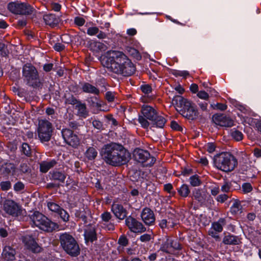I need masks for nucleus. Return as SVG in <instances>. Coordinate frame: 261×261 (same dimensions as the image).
Returning <instances> with one entry per match:
<instances>
[{"label": "nucleus", "instance_id": "1", "mask_svg": "<svg viewBox=\"0 0 261 261\" xmlns=\"http://www.w3.org/2000/svg\"><path fill=\"white\" fill-rule=\"evenodd\" d=\"M102 65L116 74L129 76L135 71V67L130 60L121 51H108L101 57Z\"/></svg>", "mask_w": 261, "mask_h": 261}, {"label": "nucleus", "instance_id": "2", "mask_svg": "<svg viewBox=\"0 0 261 261\" xmlns=\"http://www.w3.org/2000/svg\"><path fill=\"white\" fill-rule=\"evenodd\" d=\"M100 153L105 162L113 166L125 164L130 158L129 152L121 144L114 142L104 145Z\"/></svg>", "mask_w": 261, "mask_h": 261}, {"label": "nucleus", "instance_id": "3", "mask_svg": "<svg viewBox=\"0 0 261 261\" xmlns=\"http://www.w3.org/2000/svg\"><path fill=\"white\" fill-rule=\"evenodd\" d=\"M142 115L138 118V121L141 126L147 128L149 125L147 120L151 122L153 125L159 128H163L166 122V119L162 116L157 114L155 109L152 107L144 105L142 107Z\"/></svg>", "mask_w": 261, "mask_h": 261}, {"label": "nucleus", "instance_id": "4", "mask_svg": "<svg viewBox=\"0 0 261 261\" xmlns=\"http://www.w3.org/2000/svg\"><path fill=\"white\" fill-rule=\"evenodd\" d=\"M59 241L63 249L70 256L76 257L80 254L79 245L71 234L66 232L61 233Z\"/></svg>", "mask_w": 261, "mask_h": 261}, {"label": "nucleus", "instance_id": "5", "mask_svg": "<svg viewBox=\"0 0 261 261\" xmlns=\"http://www.w3.org/2000/svg\"><path fill=\"white\" fill-rule=\"evenodd\" d=\"M215 165L218 169L224 172L232 171L237 165V160L228 152H222L215 156Z\"/></svg>", "mask_w": 261, "mask_h": 261}, {"label": "nucleus", "instance_id": "6", "mask_svg": "<svg viewBox=\"0 0 261 261\" xmlns=\"http://www.w3.org/2000/svg\"><path fill=\"white\" fill-rule=\"evenodd\" d=\"M30 219L34 225L43 231L50 232L58 227L57 223L39 212H35L30 216Z\"/></svg>", "mask_w": 261, "mask_h": 261}, {"label": "nucleus", "instance_id": "7", "mask_svg": "<svg viewBox=\"0 0 261 261\" xmlns=\"http://www.w3.org/2000/svg\"><path fill=\"white\" fill-rule=\"evenodd\" d=\"M173 101L178 106L187 111L185 115L186 117L190 120H194L198 118V112L191 101L179 95L174 96L173 98Z\"/></svg>", "mask_w": 261, "mask_h": 261}, {"label": "nucleus", "instance_id": "8", "mask_svg": "<svg viewBox=\"0 0 261 261\" xmlns=\"http://www.w3.org/2000/svg\"><path fill=\"white\" fill-rule=\"evenodd\" d=\"M53 129L54 127L50 122L46 119L39 120L37 134L40 141L42 143L48 142L52 136Z\"/></svg>", "mask_w": 261, "mask_h": 261}, {"label": "nucleus", "instance_id": "9", "mask_svg": "<svg viewBox=\"0 0 261 261\" xmlns=\"http://www.w3.org/2000/svg\"><path fill=\"white\" fill-rule=\"evenodd\" d=\"M22 75L27 84L33 87L38 86L39 75L36 68L30 64L24 65L22 69Z\"/></svg>", "mask_w": 261, "mask_h": 261}, {"label": "nucleus", "instance_id": "10", "mask_svg": "<svg viewBox=\"0 0 261 261\" xmlns=\"http://www.w3.org/2000/svg\"><path fill=\"white\" fill-rule=\"evenodd\" d=\"M7 7L11 13L17 15H29L34 10L29 4L18 1L9 3Z\"/></svg>", "mask_w": 261, "mask_h": 261}, {"label": "nucleus", "instance_id": "11", "mask_svg": "<svg viewBox=\"0 0 261 261\" xmlns=\"http://www.w3.org/2000/svg\"><path fill=\"white\" fill-rule=\"evenodd\" d=\"M135 160L141 163L143 166H151L155 162V159L151 157L149 153L143 149H136L134 152Z\"/></svg>", "mask_w": 261, "mask_h": 261}, {"label": "nucleus", "instance_id": "12", "mask_svg": "<svg viewBox=\"0 0 261 261\" xmlns=\"http://www.w3.org/2000/svg\"><path fill=\"white\" fill-rule=\"evenodd\" d=\"M61 133L62 137L66 144L75 148L79 145L80 139L76 134H73L71 130L64 128L62 130Z\"/></svg>", "mask_w": 261, "mask_h": 261}, {"label": "nucleus", "instance_id": "13", "mask_svg": "<svg viewBox=\"0 0 261 261\" xmlns=\"http://www.w3.org/2000/svg\"><path fill=\"white\" fill-rule=\"evenodd\" d=\"M180 245L177 240L166 237L160 247V250L168 253H172L175 250L180 249Z\"/></svg>", "mask_w": 261, "mask_h": 261}, {"label": "nucleus", "instance_id": "14", "mask_svg": "<svg viewBox=\"0 0 261 261\" xmlns=\"http://www.w3.org/2000/svg\"><path fill=\"white\" fill-rule=\"evenodd\" d=\"M125 224L129 230L134 233H141L146 231V228L143 224L131 216L126 218Z\"/></svg>", "mask_w": 261, "mask_h": 261}, {"label": "nucleus", "instance_id": "15", "mask_svg": "<svg viewBox=\"0 0 261 261\" xmlns=\"http://www.w3.org/2000/svg\"><path fill=\"white\" fill-rule=\"evenodd\" d=\"M226 223L225 218H220L217 221L212 223L211 228L208 230V234L212 237L218 239L219 238L218 233L223 230V228Z\"/></svg>", "mask_w": 261, "mask_h": 261}, {"label": "nucleus", "instance_id": "16", "mask_svg": "<svg viewBox=\"0 0 261 261\" xmlns=\"http://www.w3.org/2000/svg\"><path fill=\"white\" fill-rule=\"evenodd\" d=\"M5 212L13 217H18L22 214L21 207L12 200L7 201L4 204Z\"/></svg>", "mask_w": 261, "mask_h": 261}, {"label": "nucleus", "instance_id": "17", "mask_svg": "<svg viewBox=\"0 0 261 261\" xmlns=\"http://www.w3.org/2000/svg\"><path fill=\"white\" fill-rule=\"evenodd\" d=\"M213 120L216 124L221 126L231 127L233 124V120L223 114L213 115Z\"/></svg>", "mask_w": 261, "mask_h": 261}, {"label": "nucleus", "instance_id": "18", "mask_svg": "<svg viewBox=\"0 0 261 261\" xmlns=\"http://www.w3.org/2000/svg\"><path fill=\"white\" fill-rule=\"evenodd\" d=\"M22 242L26 248L32 252L38 253L41 251V247L31 236L28 235L24 236L22 238Z\"/></svg>", "mask_w": 261, "mask_h": 261}, {"label": "nucleus", "instance_id": "19", "mask_svg": "<svg viewBox=\"0 0 261 261\" xmlns=\"http://www.w3.org/2000/svg\"><path fill=\"white\" fill-rule=\"evenodd\" d=\"M141 218L146 225H151L155 221L154 213L149 208H144L141 215Z\"/></svg>", "mask_w": 261, "mask_h": 261}, {"label": "nucleus", "instance_id": "20", "mask_svg": "<svg viewBox=\"0 0 261 261\" xmlns=\"http://www.w3.org/2000/svg\"><path fill=\"white\" fill-rule=\"evenodd\" d=\"M111 210L114 215L119 219L123 220L126 217L127 211L121 204H113Z\"/></svg>", "mask_w": 261, "mask_h": 261}, {"label": "nucleus", "instance_id": "21", "mask_svg": "<svg viewBox=\"0 0 261 261\" xmlns=\"http://www.w3.org/2000/svg\"><path fill=\"white\" fill-rule=\"evenodd\" d=\"M222 242L225 245H237L241 243V239L239 236L229 233L224 237Z\"/></svg>", "mask_w": 261, "mask_h": 261}, {"label": "nucleus", "instance_id": "22", "mask_svg": "<svg viewBox=\"0 0 261 261\" xmlns=\"http://www.w3.org/2000/svg\"><path fill=\"white\" fill-rule=\"evenodd\" d=\"M43 20L46 24L51 27L57 25L59 21V17L53 14H47L43 15Z\"/></svg>", "mask_w": 261, "mask_h": 261}, {"label": "nucleus", "instance_id": "23", "mask_svg": "<svg viewBox=\"0 0 261 261\" xmlns=\"http://www.w3.org/2000/svg\"><path fill=\"white\" fill-rule=\"evenodd\" d=\"M90 211L87 207H81L75 211V216L81 219L85 223L87 222V216L90 215Z\"/></svg>", "mask_w": 261, "mask_h": 261}, {"label": "nucleus", "instance_id": "24", "mask_svg": "<svg viewBox=\"0 0 261 261\" xmlns=\"http://www.w3.org/2000/svg\"><path fill=\"white\" fill-rule=\"evenodd\" d=\"M15 250L10 246H5L2 255L7 260H12L15 258Z\"/></svg>", "mask_w": 261, "mask_h": 261}, {"label": "nucleus", "instance_id": "25", "mask_svg": "<svg viewBox=\"0 0 261 261\" xmlns=\"http://www.w3.org/2000/svg\"><path fill=\"white\" fill-rule=\"evenodd\" d=\"M82 89L85 93L98 95L100 93L99 90L94 86L89 83H85L82 85Z\"/></svg>", "mask_w": 261, "mask_h": 261}, {"label": "nucleus", "instance_id": "26", "mask_svg": "<svg viewBox=\"0 0 261 261\" xmlns=\"http://www.w3.org/2000/svg\"><path fill=\"white\" fill-rule=\"evenodd\" d=\"M175 222L172 218H168L167 219H163L159 221V225L162 229H170L173 228L176 224Z\"/></svg>", "mask_w": 261, "mask_h": 261}, {"label": "nucleus", "instance_id": "27", "mask_svg": "<svg viewBox=\"0 0 261 261\" xmlns=\"http://www.w3.org/2000/svg\"><path fill=\"white\" fill-rule=\"evenodd\" d=\"M85 239L86 242L93 241L96 239V234L95 229L93 227H89L86 228L84 232Z\"/></svg>", "mask_w": 261, "mask_h": 261}, {"label": "nucleus", "instance_id": "28", "mask_svg": "<svg viewBox=\"0 0 261 261\" xmlns=\"http://www.w3.org/2000/svg\"><path fill=\"white\" fill-rule=\"evenodd\" d=\"M242 205L241 202L238 200H234V202L230 207V212L233 215H238L242 212Z\"/></svg>", "mask_w": 261, "mask_h": 261}, {"label": "nucleus", "instance_id": "29", "mask_svg": "<svg viewBox=\"0 0 261 261\" xmlns=\"http://www.w3.org/2000/svg\"><path fill=\"white\" fill-rule=\"evenodd\" d=\"M56 164V162L55 160H51L49 162H44L40 164V171L42 172L45 173L53 167Z\"/></svg>", "mask_w": 261, "mask_h": 261}, {"label": "nucleus", "instance_id": "30", "mask_svg": "<svg viewBox=\"0 0 261 261\" xmlns=\"http://www.w3.org/2000/svg\"><path fill=\"white\" fill-rule=\"evenodd\" d=\"M78 115L83 118H86L88 115V112L84 103H79L76 106Z\"/></svg>", "mask_w": 261, "mask_h": 261}, {"label": "nucleus", "instance_id": "31", "mask_svg": "<svg viewBox=\"0 0 261 261\" xmlns=\"http://www.w3.org/2000/svg\"><path fill=\"white\" fill-rule=\"evenodd\" d=\"M85 154L89 160H92L96 157L97 152L95 148L90 147L87 149Z\"/></svg>", "mask_w": 261, "mask_h": 261}, {"label": "nucleus", "instance_id": "32", "mask_svg": "<svg viewBox=\"0 0 261 261\" xmlns=\"http://www.w3.org/2000/svg\"><path fill=\"white\" fill-rule=\"evenodd\" d=\"M65 178V175L61 172L54 171L51 173V178L54 180H59L60 182H63Z\"/></svg>", "mask_w": 261, "mask_h": 261}, {"label": "nucleus", "instance_id": "33", "mask_svg": "<svg viewBox=\"0 0 261 261\" xmlns=\"http://www.w3.org/2000/svg\"><path fill=\"white\" fill-rule=\"evenodd\" d=\"M177 192L181 196L186 197L189 194L190 191L188 185L183 184L178 189Z\"/></svg>", "mask_w": 261, "mask_h": 261}, {"label": "nucleus", "instance_id": "34", "mask_svg": "<svg viewBox=\"0 0 261 261\" xmlns=\"http://www.w3.org/2000/svg\"><path fill=\"white\" fill-rule=\"evenodd\" d=\"M233 190L231 182L228 181H224L221 187V191L224 193H228Z\"/></svg>", "mask_w": 261, "mask_h": 261}, {"label": "nucleus", "instance_id": "35", "mask_svg": "<svg viewBox=\"0 0 261 261\" xmlns=\"http://www.w3.org/2000/svg\"><path fill=\"white\" fill-rule=\"evenodd\" d=\"M230 134L231 137L237 141H241L243 139V135L242 132L234 128L231 130Z\"/></svg>", "mask_w": 261, "mask_h": 261}, {"label": "nucleus", "instance_id": "36", "mask_svg": "<svg viewBox=\"0 0 261 261\" xmlns=\"http://www.w3.org/2000/svg\"><path fill=\"white\" fill-rule=\"evenodd\" d=\"M47 206L50 211L57 214L59 213L61 208V207L58 204L52 202H48Z\"/></svg>", "mask_w": 261, "mask_h": 261}, {"label": "nucleus", "instance_id": "37", "mask_svg": "<svg viewBox=\"0 0 261 261\" xmlns=\"http://www.w3.org/2000/svg\"><path fill=\"white\" fill-rule=\"evenodd\" d=\"M190 184L193 187L199 186L201 184V181L197 175H194L190 177Z\"/></svg>", "mask_w": 261, "mask_h": 261}, {"label": "nucleus", "instance_id": "38", "mask_svg": "<svg viewBox=\"0 0 261 261\" xmlns=\"http://www.w3.org/2000/svg\"><path fill=\"white\" fill-rule=\"evenodd\" d=\"M58 214L60 218L64 221L67 222L69 220V215L68 213L63 208H61Z\"/></svg>", "mask_w": 261, "mask_h": 261}, {"label": "nucleus", "instance_id": "39", "mask_svg": "<svg viewBox=\"0 0 261 261\" xmlns=\"http://www.w3.org/2000/svg\"><path fill=\"white\" fill-rule=\"evenodd\" d=\"M243 191L244 193H248L252 190V187L250 183L245 182L242 186Z\"/></svg>", "mask_w": 261, "mask_h": 261}, {"label": "nucleus", "instance_id": "40", "mask_svg": "<svg viewBox=\"0 0 261 261\" xmlns=\"http://www.w3.org/2000/svg\"><path fill=\"white\" fill-rule=\"evenodd\" d=\"M8 54V50L5 44L0 42V55L2 56H6Z\"/></svg>", "mask_w": 261, "mask_h": 261}, {"label": "nucleus", "instance_id": "41", "mask_svg": "<svg viewBox=\"0 0 261 261\" xmlns=\"http://www.w3.org/2000/svg\"><path fill=\"white\" fill-rule=\"evenodd\" d=\"M21 150L23 152V153L26 155H29L31 153L30 146L27 143H24L22 144Z\"/></svg>", "mask_w": 261, "mask_h": 261}, {"label": "nucleus", "instance_id": "42", "mask_svg": "<svg viewBox=\"0 0 261 261\" xmlns=\"http://www.w3.org/2000/svg\"><path fill=\"white\" fill-rule=\"evenodd\" d=\"M99 29L96 27H90L87 29V33L89 36H94L98 33Z\"/></svg>", "mask_w": 261, "mask_h": 261}, {"label": "nucleus", "instance_id": "43", "mask_svg": "<svg viewBox=\"0 0 261 261\" xmlns=\"http://www.w3.org/2000/svg\"><path fill=\"white\" fill-rule=\"evenodd\" d=\"M1 189L4 191H7L10 189L11 185L10 181H3L0 183Z\"/></svg>", "mask_w": 261, "mask_h": 261}, {"label": "nucleus", "instance_id": "44", "mask_svg": "<svg viewBox=\"0 0 261 261\" xmlns=\"http://www.w3.org/2000/svg\"><path fill=\"white\" fill-rule=\"evenodd\" d=\"M92 107L96 108L97 111H105V109L103 108V105L102 104L98 99L95 101V102L94 103Z\"/></svg>", "mask_w": 261, "mask_h": 261}, {"label": "nucleus", "instance_id": "45", "mask_svg": "<svg viewBox=\"0 0 261 261\" xmlns=\"http://www.w3.org/2000/svg\"><path fill=\"white\" fill-rule=\"evenodd\" d=\"M111 215L109 212H106L102 213L101 215V218L103 221L106 223H108L109 221L111 219Z\"/></svg>", "mask_w": 261, "mask_h": 261}, {"label": "nucleus", "instance_id": "46", "mask_svg": "<svg viewBox=\"0 0 261 261\" xmlns=\"http://www.w3.org/2000/svg\"><path fill=\"white\" fill-rule=\"evenodd\" d=\"M105 97L109 102H112L115 99V93L111 91H108L106 93Z\"/></svg>", "mask_w": 261, "mask_h": 261}, {"label": "nucleus", "instance_id": "47", "mask_svg": "<svg viewBox=\"0 0 261 261\" xmlns=\"http://www.w3.org/2000/svg\"><path fill=\"white\" fill-rule=\"evenodd\" d=\"M229 198V196L226 194H223L219 195L217 198L216 200L218 202L220 203H223L225 202L228 198Z\"/></svg>", "mask_w": 261, "mask_h": 261}, {"label": "nucleus", "instance_id": "48", "mask_svg": "<svg viewBox=\"0 0 261 261\" xmlns=\"http://www.w3.org/2000/svg\"><path fill=\"white\" fill-rule=\"evenodd\" d=\"M151 239V235L150 234L145 233L140 237V240L142 242H147Z\"/></svg>", "mask_w": 261, "mask_h": 261}, {"label": "nucleus", "instance_id": "49", "mask_svg": "<svg viewBox=\"0 0 261 261\" xmlns=\"http://www.w3.org/2000/svg\"><path fill=\"white\" fill-rule=\"evenodd\" d=\"M141 89L145 94H149L152 91V88L149 85H142L141 86Z\"/></svg>", "mask_w": 261, "mask_h": 261}, {"label": "nucleus", "instance_id": "50", "mask_svg": "<svg viewBox=\"0 0 261 261\" xmlns=\"http://www.w3.org/2000/svg\"><path fill=\"white\" fill-rule=\"evenodd\" d=\"M118 243L122 246H126L128 244V240L126 237L121 236L118 240Z\"/></svg>", "mask_w": 261, "mask_h": 261}, {"label": "nucleus", "instance_id": "51", "mask_svg": "<svg viewBox=\"0 0 261 261\" xmlns=\"http://www.w3.org/2000/svg\"><path fill=\"white\" fill-rule=\"evenodd\" d=\"M197 96L202 99L207 100L208 97V94L204 91H200L197 93Z\"/></svg>", "mask_w": 261, "mask_h": 261}, {"label": "nucleus", "instance_id": "52", "mask_svg": "<svg viewBox=\"0 0 261 261\" xmlns=\"http://www.w3.org/2000/svg\"><path fill=\"white\" fill-rule=\"evenodd\" d=\"M198 105L200 107V109L204 112H207V103L205 101H198Z\"/></svg>", "mask_w": 261, "mask_h": 261}, {"label": "nucleus", "instance_id": "53", "mask_svg": "<svg viewBox=\"0 0 261 261\" xmlns=\"http://www.w3.org/2000/svg\"><path fill=\"white\" fill-rule=\"evenodd\" d=\"M85 22V19L81 17H76L74 18V23L78 26H82Z\"/></svg>", "mask_w": 261, "mask_h": 261}, {"label": "nucleus", "instance_id": "54", "mask_svg": "<svg viewBox=\"0 0 261 261\" xmlns=\"http://www.w3.org/2000/svg\"><path fill=\"white\" fill-rule=\"evenodd\" d=\"M24 188V184L21 182H17L14 186V189L16 191H20Z\"/></svg>", "mask_w": 261, "mask_h": 261}, {"label": "nucleus", "instance_id": "55", "mask_svg": "<svg viewBox=\"0 0 261 261\" xmlns=\"http://www.w3.org/2000/svg\"><path fill=\"white\" fill-rule=\"evenodd\" d=\"M129 175H130V176L133 178L132 179V180H134V181L138 180L140 178L139 172L138 171H136V172H134L133 171H130Z\"/></svg>", "mask_w": 261, "mask_h": 261}, {"label": "nucleus", "instance_id": "56", "mask_svg": "<svg viewBox=\"0 0 261 261\" xmlns=\"http://www.w3.org/2000/svg\"><path fill=\"white\" fill-rule=\"evenodd\" d=\"M170 126L172 129H173L175 130L180 131V130H182L181 127L176 122H175L174 121H172L171 122Z\"/></svg>", "mask_w": 261, "mask_h": 261}, {"label": "nucleus", "instance_id": "57", "mask_svg": "<svg viewBox=\"0 0 261 261\" xmlns=\"http://www.w3.org/2000/svg\"><path fill=\"white\" fill-rule=\"evenodd\" d=\"M93 126L96 129H100L102 127V123L101 121L97 120H94L92 122Z\"/></svg>", "mask_w": 261, "mask_h": 261}, {"label": "nucleus", "instance_id": "58", "mask_svg": "<svg viewBox=\"0 0 261 261\" xmlns=\"http://www.w3.org/2000/svg\"><path fill=\"white\" fill-rule=\"evenodd\" d=\"M65 48V45L60 43H57L54 45V49L58 51L63 50Z\"/></svg>", "mask_w": 261, "mask_h": 261}, {"label": "nucleus", "instance_id": "59", "mask_svg": "<svg viewBox=\"0 0 261 261\" xmlns=\"http://www.w3.org/2000/svg\"><path fill=\"white\" fill-rule=\"evenodd\" d=\"M214 109H217L221 111H224L227 109V106L223 103H217Z\"/></svg>", "mask_w": 261, "mask_h": 261}, {"label": "nucleus", "instance_id": "60", "mask_svg": "<svg viewBox=\"0 0 261 261\" xmlns=\"http://www.w3.org/2000/svg\"><path fill=\"white\" fill-rule=\"evenodd\" d=\"M206 149L208 152L212 153L215 150V145L212 143H209L206 145Z\"/></svg>", "mask_w": 261, "mask_h": 261}, {"label": "nucleus", "instance_id": "61", "mask_svg": "<svg viewBox=\"0 0 261 261\" xmlns=\"http://www.w3.org/2000/svg\"><path fill=\"white\" fill-rule=\"evenodd\" d=\"M220 188L218 186H214L211 189V194L213 196H216L219 193Z\"/></svg>", "mask_w": 261, "mask_h": 261}, {"label": "nucleus", "instance_id": "62", "mask_svg": "<svg viewBox=\"0 0 261 261\" xmlns=\"http://www.w3.org/2000/svg\"><path fill=\"white\" fill-rule=\"evenodd\" d=\"M61 6L58 3H54L51 4V8L55 11H59L61 9Z\"/></svg>", "mask_w": 261, "mask_h": 261}, {"label": "nucleus", "instance_id": "63", "mask_svg": "<svg viewBox=\"0 0 261 261\" xmlns=\"http://www.w3.org/2000/svg\"><path fill=\"white\" fill-rule=\"evenodd\" d=\"M95 46L100 50H105L106 49V46L102 43L100 42H96Z\"/></svg>", "mask_w": 261, "mask_h": 261}, {"label": "nucleus", "instance_id": "64", "mask_svg": "<svg viewBox=\"0 0 261 261\" xmlns=\"http://www.w3.org/2000/svg\"><path fill=\"white\" fill-rule=\"evenodd\" d=\"M20 169L22 172L25 173L29 171V167L26 164L23 163L20 165Z\"/></svg>", "mask_w": 261, "mask_h": 261}]
</instances>
